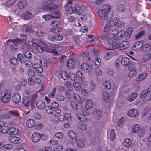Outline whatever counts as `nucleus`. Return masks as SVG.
<instances>
[{
	"instance_id": "obj_1",
	"label": "nucleus",
	"mask_w": 151,
	"mask_h": 151,
	"mask_svg": "<svg viewBox=\"0 0 151 151\" xmlns=\"http://www.w3.org/2000/svg\"><path fill=\"white\" fill-rule=\"evenodd\" d=\"M110 7L109 6L105 5L104 6L102 9L98 11L97 15L99 18L103 21V23L105 24L108 22L112 16L111 13L109 15Z\"/></svg>"
},
{
	"instance_id": "obj_2",
	"label": "nucleus",
	"mask_w": 151,
	"mask_h": 151,
	"mask_svg": "<svg viewBox=\"0 0 151 151\" xmlns=\"http://www.w3.org/2000/svg\"><path fill=\"white\" fill-rule=\"evenodd\" d=\"M28 43L30 45L35 47L37 50L40 52L44 51L47 46V45L43 42L35 39L29 42Z\"/></svg>"
},
{
	"instance_id": "obj_3",
	"label": "nucleus",
	"mask_w": 151,
	"mask_h": 151,
	"mask_svg": "<svg viewBox=\"0 0 151 151\" xmlns=\"http://www.w3.org/2000/svg\"><path fill=\"white\" fill-rule=\"evenodd\" d=\"M11 95L9 91L4 88L2 90L0 93V99L2 102L6 103L8 102L10 100Z\"/></svg>"
},
{
	"instance_id": "obj_4",
	"label": "nucleus",
	"mask_w": 151,
	"mask_h": 151,
	"mask_svg": "<svg viewBox=\"0 0 151 151\" xmlns=\"http://www.w3.org/2000/svg\"><path fill=\"white\" fill-rule=\"evenodd\" d=\"M108 31L107 33H105L104 34L101 35L100 37L101 39L103 40L107 39L108 40V43L110 45H113L114 42V39L116 34L115 33H112L111 32V30Z\"/></svg>"
},
{
	"instance_id": "obj_5",
	"label": "nucleus",
	"mask_w": 151,
	"mask_h": 151,
	"mask_svg": "<svg viewBox=\"0 0 151 151\" xmlns=\"http://www.w3.org/2000/svg\"><path fill=\"white\" fill-rule=\"evenodd\" d=\"M118 22V19L117 18H115L114 19L111 20L108 22L109 23H107L104 28V31L106 32L107 31L111 30L112 32L116 30V29L113 28L115 25L116 26L117 22Z\"/></svg>"
},
{
	"instance_id": "obj_6",
	"label": "nucleus",
	"mask_w": 151,
	"mask_h": 151,
	"mask_svg": "<svg viewBox=\"0 0 151 151\" xmlns=\"http://www.w3.org/2000/svg\"><path fill=\"white\" fill-rule=\"evenodd\" d=\"M57 6L55 4H49L45 5L42 9L45 11H50V12L57 8Z\"/></svg>"
},
{
	"instance_id": "obj_7",
	"label": "nucleus",
	"mask_w": 151,
	"mask_h": 151,
	"mask_svg": "<svg viewBox=\"0 0 151 151\" xmlns=\"http://www.w3.org/2000/svg\"><path fill=\"white\" fill-rule=\"evenodd\" d=\"M130 71L128 74V76L129 78H132L135 76L137 71L138 69L135 66L130 65L129 67Z\"/></svg>"
},
{
	"instance_id": "obj_8",
	"label": "nucleus",
	"mask_w": 151,
	"mask_h": 151,
	"mask_svg": "<svg viewBox=\"0 0 151 151\" xmlns=\"http://www.w3.org/2000/svg\"><path fill=\"white\" fill-rule=\"evenodd\" d=\"M148 73L146 71H144L138 75L136 78V80L140 82L144 80L147 77Z\"/></svg>"
},
{
	"instance_id": "obj_9",
	"label": "nucleus",
	"mask_w": 151,
	"mask_h": 151,
	"mask_svg": "<svg viewBox=\"0 0 151 151\" xmlns=\"http://www.w3.org/2000/svg\"><path fill=\"white\" fill-rule=\"evenodd\" d=\"M41 138L40 134L38 132H35L32 135L31 139L33 142L36 143L39 141Z\"/></svg>"
},
{
	"instance_id": "obj_10",
	"label": "nucleus",
	"mask_w": 151,
	"mask_h": 151,
	"mask_svg": "<svg viewBox=\"0 0 151 151\" xmlns=\"http://www.w3.org/2000/svg\"><path fill=\"white\" fill-rule=\"evenodd\" d=\"M26 38V36H24V39H17L14 40H9L7 41V43L10 42H12L14 44L18 45L19 44H22V43H23L24 42V40Z\"/></svg>"
},
{
	"instance_id": "obj_11",
	"label": "nucleus",
	"mask_w": 151,
	"mask_h": 151,
	"mask_svg": "<svg viewBox=\"0 0 151 151\" xmlns=\"http://www.w3.org/2000/svg\"><path fill=\"white\" fill-rule=\"evenodd\" d=\"M21 96L18 93H15L12 97L13 102L16 104L19 103L21 100Z\"/></svg>"
},
{
	"instance_id": "obj_12",
	"label": "nucleus",
	"mask_w": 151,
	"mask_h": 151,
	"mask_svg": "<svg viewBox=\"0 0 151 151\" xmlns=\"http://www.w3.org/2000/svg\"><path fill=\"white\" fill-rule=\"evenodd\" d=\"M19 132L18 129L14 127L9 128L7 131V134L10 135H16Z\"/></svg>"
},
{
	"instance_id": "obj_13",
	"label": "nucleus",
	"mask_w": 151,
	"mask_h": 151,
	"mask_svg": "<svg viewBox=\"0 0 151 151\" xmlns=\"http://www.w3.org/2000/svg\"><path fill=\"white\" fill-rule=\"evenodd\" d=\"M129 43L128 41H124L120 43V49L124 50L127 48L129 46Z\"/></svg>"
},
{
	"instance_id": "obj_14",
	"label": "nucleus",
	"mask_w": 151,
	"mask_h": 151,
	"mask_svg": "<svg viewBox=\"0 0 151 151\" xmlns=\"http://www.w3.org/2000/svg\"><path fill=\"white\" fill-rule=\"evenodd\" d=\"M128 115L131 117H134L137 116L138 113V111L135 109L132 108L128 111Z\"/></svg>"
},
{
	"instance_id": "obj_15",
	"label": "nucleus",
	"mask_w": 151,
	"mask_h": 151,
	"mask_svg": "<svg viewBox=\"0 0 151 151\" xmlns=\"http://www.w3.org/2000/svg\"><path fill=\"white\" fill-rule=\"evenodd\" d=\"M75 61L73 59L69 60L67 63V67L69 69H72L75 66Z\"/></svg>"
},
{
	"instance_id": "obj_16",
	"label": "nucleus",
	"mask_w": 151,
	"mask_h": 151,
	"mask_svg": "<svg viewBox=\"0 0 151 151\" xmlns=\"http://www.w3.org/2000/svg\"><path fill=\"white\" fill-rule=\"evenodd\" d=\"M143 44L142 41H138L136 42L133 46L134 49L138 50L142 48Z\"/></svg>"
},
{
	"instance_id": "obj_17",
	"label": "nucleus",
	"mask_w": 151,
	"mask_h": 151,
	"mask_svg": "<svg viewBox=\"0 0 151 151\" xmlns=\"http://www.w3.org/2000/svg\"><path fill=\"white\" fill-rule=\"evenodd\" d=\"M36 105L37 107L40 109H43L45 107V103L41 101H37Z\"/></svg>"
},
{
	"instance_id": "obj_18",
	"label": "nucleus",
	"mask_w": 151,
	"mask_h": 151,
	"mask_svg": "<svg viewBox=\"0 0 151 151\" xmlns=\"http://www.w3.org/2000/svg\"><path fill=\"white\" fill-rule=\"evenodd\" d=\"M9 140L11 142L15 144L18 143L20 142V138L15 136L10 137H9Z\"/></svg>"
},
{
	"instance_id": "obj_19",
	"label": "nucleus",
	"mask_w": 151,
	"mask_h": 151,
	"mask_svg": "<svg viewBox=\"0 0 151 151\" xmlns=\"http://www.w3.org/2000/svg\"><path fill=\"white\" fill-rule=\"evenodd\" d=\"M137 92H134L129 95L127 99L129 102H132L134 101L137 96Z\"/></svg>"
},
{
	"instance_id": "obj_20",
	"label": "nucleus",
	"mask_w": 151,
	"mask_h": 151,
	"mask_svg": "<svg viewBox=\"0 0 151 151\" xmlns=\"http://www.w3.org/2000/svg\"><path fill=\"white\" fill-rule=\"evenodd\" d=\"M33 67L35 70L38 73H41L43 70L42 67L39 64H35Z\"/></svg>"
},
{
	"instance_id": "obj_21",
	"label": "nucleus",
	"mask_w": 151,
	"mask_h": 151,
	"mask_svg": "<svg viewBox=\"0 0 151 151\" xmlns=\"http://www.w3.org/2000/svg\"><path fill=\"white\" fill-rule=\"evenodd\" d=\"M93 105V102L91 100H88L86 102L85 107L86 109H91Z\"/></svg>"
},
{
	"instance_id": "obj_22",
	"label": "nucleus",
	"mask_w": 151,
	"mask_h": 151,
	"mask_svg": "<svg viewBox=\"0 0 151 151\" xmlns=\"http://www.w3.org/2000/svg\"><path fill=\"white\" fill-rule=\"evenodd\" d=\"M8 111L7 109H4V113L1 114V119H6L10 118H11L10 115L7 112Z\"/></svg>"
},
{
	"instance_id": "obj_23",
	"label": "nucleus",
	"mask_w": 151,
	"mask_h": 151,
	"mask_svg": "<svg viewBox=\"0 0 151 151\" xmlns=\"http://www.w3.org/2000/svg\"><path fill=\"white\" fill-rule=\"evenodd\" d=\"M121 63L122 66H127L129 63V59L127 57L123 58L121 60Z\"/></svg>"
},
{
	"instance_id": "obj_24",
	"label": "nucleus",
	"mask_w": 151,
	"mask_h": 151,
	"mask_svg": "<svg viewBox=\"0 0 151 151\" xmlns=\"http://www.w3.org/2000/svg\"><path fill=\"white\" fill-rule=\"evenodd\" d=\"M22 104L26 107H28L30 106L31 104L28 97H25L23 99Z\"/></svg>"
},
{
	"instance_id": "obj_25",
	"label": "nucleus",
	"mask_w": 151,
	"mask_h": 151,
	"mask_svg": "<svg viewBox=\"0 0 151 151\" xmlns=\"http://www.w3.org/2000/svg\"><path fill=\"white\" fill-rule=\"evenodd\" d=\"M35 124V121L32 119L28 120L26 122V125L27 127L31 128L33 127Z\"/></svg>"
},
{
	"instance_id": "obj_26",
	"label": "nucleus",
	"mask_w": 151,
	"mask_h": 151,
	"mask_svg": "<svg viewBox=\"0 0 151 151\" xmlns=\"http://www.w3.org/2000/svg\"><path fill=\"white\" fill-rule=\"evenodd\" d=\"M69 137L72 139L76 140L77 138V136L75 132L73 131H69L68 132Z\"/></svg>"
},
{
	"instance_id": "obj_27",
	"label": "nucleus",
	"mask_w": 151,
	"mask_h": 151,
	"mask_svg": "<svg viewBox=\"0 0 151 151\" xmlns=\"http://www.w3.org/2000/svg\"><path fill=\"white\" fill-rule=\"evenodd\" d=\"M140 126L138 124H135L132 127V132L134 133H136L140 129Z\"/></svg>"
},
{
	"instance_id": "obj_28",
	"label": "nucleus",
	"mask_w": 151,
	"mask_h": 151,
	"mask_svg": "<svg viewBox=\"0 0 151 151\" xmlns=\"http://www.w3.org/2000/svg\"><path fill=\"white\" fill-rule=\"evenodd\" d=\"M76 77H77L80 81L82 82L83 81L84 77L83 76L82 73L81 71H78L76 72Z\"/></svg>"
},
{
	"instance_id": "obj_29",
	"label": "nucleus",
	"mask_w": 151,
	"mask_h": 151,
	"mask_svg": "<svg viewBox=\"0 0 151 151\" xmlns=\"http://www.w3.org/2000/svg\"><path fill=\"white\" fill-rule=\"evenodd\" d=\"M132 141L129 138H126L124 142V146L127 147H130L132 144Z\"/></svg>"
},
{
	"instance_id": "obj_30",
	"label": "nucleus",
	"mask_w": 151,
	"mask_h": 151,
	"mask_svg": "<svg viewBox=\"0 0 151 151\" xmlns=\"http://www.w3.org/2000/svg\"><path fill=\"white\" fill-rule=\"evenodd\" d=\"M9 112L11 115L14 116L17 118H19L20 116H19V113L18 111L16 110H10Z\"/></svg>"
},
{
	"instance_id": "obj_31",
	"label": "nucleus",
	"mask_w": 151,
	"mask_h": 151,
	"mask_svg": "<svg viewBox=\"0 0 151 151\" xmlns=\"http://www.w3.org/2000/svg\"><path fill=\"white\" fill-rule=\"evenodd\" d=\"M77 117L80 121L83 122H86L87 120L86 116L83 114H78Z\"/></svg>"
},
{
	"instance_id": "obj_32",
	"label": "nucleus",
	"mask_w": 151,
	"mask_h": 151,
	"mask_svg": "<svg viewBox=\"0 0 151 151\" xmlns=\"http://www.w3.org/2000/svg\"><path fill=\"white\" fill-rule=\"evenodd\" d=\"M74 12L80 15L82 12V9L80 6L76 5L74 7Z\"/></svg>"
},
{
	"instance_id": "obj_33",
	"label": "nucleus",
	"mask_w": 151,
	"mask_h": 151,
	"mask_svg": "<svg viewBox=\"0 0 151 151\" xmlns=\"http://www.w3.org/2000/svg\"><path fill=\"white\" fill-rule=\"evenodd\" d=\"M151 49V45L149 44H146L143 47L142 50L145 51L149 52Z\"/></svg>"
},
{
	"instance_id": "obj_34",
	"label": "nucleus",
	"mask_w": 151,
	"mask_h": 151,
	"mask_svg": "<svg viewBox=\"0 0 151 151\" xmlns=\"http://www.w3.org/2000/svg\"><path fill=\"white\" fill-rule=\"evenodd\" d=\"M73 86L75 89L77 91H80L81 89L80 84L77 82H75L73 83Z\"/></svg>"
},
{
	"instance_id": "obj_35",
	"label": "nucleus",
	"mask_w": 151,
	"mask_h": 151,
	"mask_svg": "<svg viewBox=\"0 0 151 151\" xmlns=\"http://www.w3.org/2000/svg\"><path fill=\"white\" fill-rule=\"evenodd\" d=\"M89 66L86 63H83L81 65V68L82 70L87 72L88 70Z\"/></svg>"
},
{
	"instance_id": "obj_36",
	"label": "nucleus",
	"mask_w": 151,
	"mask_h": 151,
	"mask_svg": "<svg viewBox=\"0 0 151 151\" xmlns=\"http://www.w3.org/2000/svg\"><path fill=\"white\" fill-rule=\"evenodd\" d=\"M151 57V55L150 54H147L144 57L142 61V63H145L147 62L150 60Z\"/></svg>"
},
{
	"instance_id": "obj_37",
	"label": "nucleus",
	"mask_w": 151,
	"mask_h": 151,
	"mask_svg": "<svg viewBox=\"0 0 151 151\" xmlns=\"http://www.w3.org/2000/svg\"><path fill=\"white\" fill-rule=\"evenodd\" d=\"M43 17L46 20L48 21L54 18V16L51 14L45 15L43 16Z\"/></svg>"
},
{
	"instance_id": "obj_38",
	"label": "nucleus",
	"mask_w": 151,
	"mask_h": 151,
	"mask_svg": "<svg viewBox=\"0 0 151 151\" xmlns=\"http://www.w3.org/2000/svg\"><path fill=\"white\" fill-rule=\"evenodd\" d=\"M51 13L55 15L54 16V18H58L60 17V12L57 10H54L51 12Z\"/></svg>"
},
{
	"instance_id": "obj_39",
	"label": "nucleus",
	"mask_w": 151,
	"mask_h": 151,
	"mask_svg": "<svg viewBox=\"0 0 151 151\" xmlns=\"http://www.w3.org/2000/svg\"><path fill=\"white\" fill-rule=\"evenodd\" d=\"M71 105L72 109L75 111H78V106L74 102H71Z\"/></svg>"
},
{
	"instance_id": "obj_40",
	"label": "nucleus",
	"mask_w": 151,
	"mask_h": 151,
	"mask_svg": "<svg viewBox=\"0 0 151 151\" xmlns=\"http://www.w3.org/2000/svg\"><path fill=\"white\" fill-rule=\"evenodd\" d=\"M150 89V88H148L147 90H146L143 91L140 95L141 98H143L146 96V93H150L151 92V90H149Z\"/></svg>"
},
{
	"instance_id": "obj_41",
	"label": "nucleus",
	"mask_w": 151,
	"mask_h": 151,
	"mask_svg": "<svg viewBox=\"0 0 151 151\" xmlns=\"http://www.w3.org/2000/svg\"><path fill=\"white\" fill-rule=\"evenodd\" d=\"M67 88L70 91H72L73 88L72 87V84L70 81L67 82L65 85Z\"/></svg>"
},
{
	"instance_id": "obj_42",
	"label": "nucleus",
	"mask_w": 151,
	"mask_h": 151,
	"mask_svg": "<svg viewBox=\"0 0 151 151\" xmlns=\"http://www.w3.org/2000/svg\"><path fill=\"white\" fill-rule=\"evenodd\" d=\"M74 100L79 103L81 102L82 100L80 96L77 94H74L73 95Z\"/></svg>"
},
{
	"instance_id": "obj_43",
	"label": "nucleus",
	"mask_w": 151,
	"mask_h": 151,
	"mask_svg": "<svg viewBox=\"0 0 151 151\" xmlns=\"http://www.w3.org/2000/svg\"><path fill=\"white\" fill-rule=\"evenodd\" d=\"M104 86L105 88L106 89H109L111 88V85L110 82L108 81H105Z\"/></svg>"
},
{
	"instance_id": "obj_44",
	"label": "nucleus",
	"mask_w": 151,
	"mask_h": 151,
	"mask_svg": "<svg viewBox=\"0 0 151 151\" xmlns=\"http://www.w3.org/2000/svg\"><path fill=\"white\" fill-rule=\"evenodd\" d=\"M110 138L111 141L114 140L115 137V134L114 130L113 129H111L110 131Z\"/></svg>"
},
{
	"instance_id": "obj_45",
	"label": "nucleus",
	"mask_w": 151,
	"mask_h": 151,
	"mask_svg": "<svg viewBox=\"0 0 151 151\" xmlns=\"http://www.w3.org/2000/svg\"><path fill=\"white\" fill-rule=\"evenodd\" d=\"M11 63L14 65H17L18 63L17 60L15 58H12L10 59V60Z\"/></svg>"
},
{
	"instance_id": "obj_46",
	"label": "nucleus",
	"mask_w": 151,
	"mask_h": 151,
	"mask_svg": "<svg viewBox=\"0 0 151 151\" xmlns=\"http://www.w3.org/2000/svg\"><path fill=\"white\" fill-rule=\"evenodd\" d=\"M4 126H3V124H1L0 127H1V128L0 129V132L1 133L3 134H5L6 133L7 134V131L6 128V127H4Z\"/></svg>"
},
{
	"instance_id": "obj_47",
	"label": "nucleus",
	"mask_w": 151,
	"mask_h": 151,
	"mask_svg": "<svg viewBox=\"0 0 151 151\" xmlns=\"http://www.w3.org/2000/svg\"><path fill=\"white\" fill-rule=\"evenodd\" d=\"M56 99L58 101H62L64 100L65 97L63 95L59 94L56 96Z\"/></svg>"
},
{
	"instance_id": "obj_48",
	"label": "nucleus",
	"mask_w": 151,
	"mask_h": 151,
	"mask_svg": "<svg viewBox=\"0 0 151 151\" xmlns=\"http://www.w3.org/2000/svg\"><path fill=\"white\" fill-rule=\"evenodd\" d=\"M23 54L25 57L27 58L30 59L31 58V53L29 51H25L23 52Z\"/></svg>"
},
{
	"instance_id": "obj_49",
	"label": "nucleus",
	"mask_w": 151,
	"mask_h": 151,
	"mask_svg": "<svg viewBox=\"0 0 151 151\" xmlns=\"http://www.w3.org/2000/svg\"><path fill=\"white\" fill-rule=\"evenodd\" d=\"M124 121V118L122 117L119 119L118 122V125L119 127H121L123 126Z\"/></svg>"
},
{
	"instance_id": "obj_50",
	"label": "nucleus",
	"mask_w": 151,
	"mask_h": 151,
	"mask_svg": "<svg viewBox=\"0 0 151 151\" xmlns=\"http://www.w3.org/2000/svg\"><path fill=\"white\" fill-rule=\"evenodd\" d=\"M31 13L27 12L23 15V17L25 19H28L31 17Z\"/></svg>"
},
{
	"instance_id": "obj_51",
	"label": "nucleus",
	"mask_w": 151,
	"mask_h": 151,
	"mask_svg": "<svg viewBox=\"0 0 151 151\" xmlns=\"http://www.w3.org/2000/svg\"><path fill=\"white\" fill-rule=\"evenodd\" d=\"M61 76L62 78L64 80L67 79L68 78V75L65 71L63 72Z\"/></svg>"
},
{
	"instance_id": "obj_52",
	"label": "nucleus",
	"mask_w": 151,
	"mask_h": 151,
	"mask_svg": "<svg viewBox=\"0 0 151 151\" xmlns=\"http://www.w3.org/2000/svg\"><path fill=\"white\" fill-rule=\"evenodd\" d=\"M56 91V88H54L52 92L49 94L48 96L49 98H52L55 96Z\"/></svg>"
},
{
	"instance_id": "obj_53",
	"label": "nucleus",
	"mask_w": 151,
	"mask_h": 151,
	"mask_svg": "<svg viewBox=\"0 0 151 151\" xmlns=\"http://www.w3.org/2000/svg\"><path fill=\"white\" fill-rule=\"evenodd\" d=\"M17 0H8L5 3V4L7 6H10L14 4Z\"/></svg>"
},
{
	"instance_id": "obj_54",
	"label": "nucleus",
	"mask_w": 151,
	"mask_h": 151,
	"mask_svg": "<svg viewBox=\"0 0 151 151\" xmlns=\"http://www.w3.org/2000/svg\"><path fill=\"white\" fill-rule=\"evenodd\" d=\"M40 62L42 65L44 66L45 67L47 65V61L45 59H42L40 60Z\"/></svg>"
},
{
	"instance_id": "obj_55",
	"label": "nucleus",
	"mask_w": 151,
	"mask_h": 151,
	"mask_svg": "<svg viewBox=\"0 0 151 151\" xmlns=\"http://www.w3.org/2000/svg\"><path fill=\"white\" fill-rule=\"evenodd\" d=\"M36 34L38 36L42 37L45 36V33L42 31L38 30L36 31Z\"/></svg>"
},
{
	"instance_id": "obj_56",
	"label": "nucleus",
	"mask_w": 151,
	"mask_h": 151,
	"mask_svg": "<svg viewBox=\"0 0 151 151\" xmlns=\"http://www.w3.org/2000/svg\"><path fill=\"white\" fill-rule=\"evenodd\" d=\"M55 35L56 40H61L63 38V36L60 34H55Z\"/></svg>"
},
{
	"instance_id": "obj_57",
	"label": "nucleus",
	"mask_w": 151,
	"mask_h": 151,
	"mask_svg": "<svg viewBox=\"0 0 151 151\" xmlns=\"http://www.w3.org/2000/svg\"><path fill=\"white\" fill-rule=\"evenodd\" d=\"M28 75L30 78H32L35 75L34 72L31 69H29L28 72Z\"/></svg>"
},
{
	"instance_id": "obj_58",
	"label": "nucleus",
	"mask_w": 151,
	"mask_h": 151,
	"mask_svg": "<svg viewBox=\"0 0 151 151\" xmlns=\"http://www.w3.org/2000/svg\"><path fill=\"white\" fill-rule=\"evenodd\" d=\"M76 143L78 145L81 147H83L84 145L83 142L80 139H77L76 141Z\"/></svg>"
},
{
	"instance_id": "obj_59",
	"label": "nucleus",
	"mask_w": 151,
	"mask_h": 151,
	"mask_svg": "<svg viewBox=\"0 0 151 151\" xmlns=\"http://www.w3.org/2000/svg\"><path fill=\"white\" fill-rule=\"evenodd\" d=\"M48 39L50 41H54L56 40L55 34H50L48 36Z\"/></svg>"
},
{
	"instance_id": "obj_60",
	"label": "nucleus",
	"mask_w": 151,
	"mask_h": 151,
	"mask_svg": "<svg viewBox=\"0 0 151 151\" xmlns=\"http://www.w3.org/2000/svg\"><path fill=\"white\" fill-rule=\"evenodd\" d=\"M17 58L19 61L22 63L23 61V55L21 53H19L17 55Z\"/></svg>"
},
{
	"instance_id": "obj_61",
	"label": "nucleus",
	"mask_w": 151,
	"mask_h": 151,
	"mask_svg": "<svg viewBox=\"0 0 151 151\" xmlns=\"http://www.w3.org/2000/svg\"><path fill=\"white\" fill-rule=\"evenodd\" d=\"M24 64L27 67H31L32 66V62L29 60H25L24 61Z\"/></svg>"
},
{
	"instance_id": "obj_62",
	"label": "nucleus",
	"mask_w": 151,
	"mask_h": 151,
	"mask_svg": "<svg viewBox=\"0 0 151 151\" xmlns=\"http://www.w3.org/2000/svg\"><path fill=\"white\" fill-rule=\"evenodd\" d=\"M65 120H66L68 121H70L71 120V116L69 114H66L65 115Z\"/></svg>"
},
{
	"instance_id": "obj_63",
	"label": "nucleus",
	"mask_w": 151,
	"mask_h": 151,
	"mask_svg": "<svg viewBox=\"0 0 151 151\" xmlns=\"http://www.w3.org/2000/svg\"><path fill=\"white\" fill-rule=\"evenodd\" d=\"M145 32L144 31H141L139 33L136 35V38L139 39L142 37L145 34Z\"/></svg>"
},
{
	"instance_id": "obj_64",
	"label": "nucleus",
	"mask_w": 151,
	"mask_h": 151,
	"mask_svg": "<svg viewBox=\"0 0 151 151\" xmlns=\"http://www.w3.org/2000/svg\"><path fill=\"white\" fill-rule=\"evenodd\" d=\"M50 31L52 32L57 33L59 32V29L56 27L51 28L50 29Z\"/></svg>"
}]
</instances>
